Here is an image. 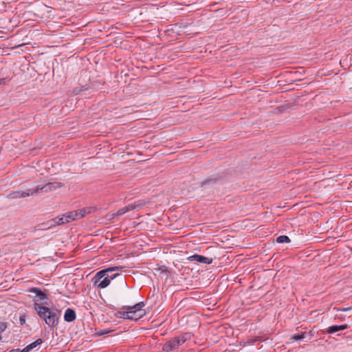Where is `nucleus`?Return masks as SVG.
I'll return each mask as SVG.
<instances>
[{
	"label": "nucleus",
	"mask_w": 352,
	"mask_h": 352,
	"mask_svg": "<svg viewBox=\"0 0 352 352\" xmlns=\"http://www.w3.org/2000/svg\"><path fill=\"white\" fill-rule=\"evenodd\" d=\"M122 268L120 266L108 267L97 272L91 278L93 286H108L111 281L120 286H126V276L119 271Z\"/></svg>",
	"instance_id": "f257e3e1"
},
{
	"label": "nucleus",
	"mask_w": 352,
	"mask_h": 352,
	"mask_svg": "<svg viewBox=\"0 0 352 352\" xmlns=\"http://www.w3.org/2000/svg\"><path fill=\"white\" fill-rule=\"evenodd\" d=\"M34 309L48 326L54 327L57 324L59 318L58 314L52 311L49 308L45 306L40 305L37 302L34 303Z\"/></svg>",
	"instance_id": "f03ea898"
},
{
	"label": "nucleus",
	"mask_w": 352,
	"mask_h": 352,
	"mask_svg": "<svg viewBox=\"0 0 352 352\" xmlns=\"http://www.w3.org/2000/svg\"><path fill=\"white\" fill-rule=\"evenodd\" d=\"M144 302H138L133 306H124L123 309L129 310V320H138L146 315V310L143 309Z\"/></svg>",
	"instance_id": "7ed1b4c3"
},
{
	"label": "nucleus",
	"mask_w": 352,
	"mask_h": 352,
	"mask_svg": "<svg viewBox=\"0 0 352 352\" xmlns=\"http://www.w3.org/2000/svg\"><path fill=\"white\" fill-rule=\"evenodd\" d=\"M78 219L77 212L76 210L67 212L61 217H57L50 220V226H55L56 225H63Z\"/></svg>",
	"instance_id": "20e7f679"
},
{
	"label": "nucleus",
	"mask_w": 352,
	"mask_h": 352,
	"mask_svg": "<svg viewBox=\"0 0 352 352\" xmlns=\"http://www.w3.org/2000/svg\"><path fill=\"white\" fill-rule=\"evenodd\" d=\"M186 341V338L184 336H181L177 338H174L172 340H170L169 341L166 342L164 346H163V351L166 352H170L177 347H179L180 345L184 344Z\"/></svg>",
	"instance_id": "39448f33"
},
{
	"label": "nucleus",
	"mask_w": 352,
	"mask_h": 352,
	"mask_svg": "<svg viewBox=\"0 0 352 352\" xmlns=\"http://www.w3.org/2000/svg\"><path fill=\"white\" fill-rule=\"evenodd\" d=\"M64 186L63 183L54 182H49L44 186H37L34 188L33 192L38 193L41 191L44 192H51L58 188H60Z\"/></svg>",
	"instance_id": "423d86ee"
},
{
	"label": "nucleus",
	"mask_w": 352,
	"mask_h": 352,
	"mask_svg": "<svg viewBox=\"0 0 352 352\" xmlns=\"http://www.w3.org/2000/svg\"><path fill=\"white\" fill-rule=\"evenodd\" d=\"M30 292L36 294L34 303H38L40 301L42 305H48V297L44 292H42L38 287H32Z\"/></svg>",
	"instance_id": "0eeeda50"
},
{
	"label": "nucleus",
	"mask_w": 352,
	"mask_h": 352,
	"mask_svg": "<svg viewBox=\"0 0 352 352\" xmlns=\"http://www.w3.org/2000/svg\"><path fill=\"white\" fill-rule=\"evenodd\" d=\"M155 272L158 274L159 277L162 279L166 280L171 275V270L166 265H156L154 268Z\"/></svg>",
	"instance_id": "6e6552de"
},
{
	"label": "nucleus",
	"mask_w": 352,
	"mask_h": 352,
	"mask_svg": "<svg viewBox=\"0 0 352 352\" xmlns=\"http://www.w3.org/2000/svg\"><path fill=\"white\" fill-rule=\"evenodd\" d=\"M34 188L28 189L26 190H18L16 191H12L8 195V197L10 199H19L21 197H29L30 195H32L36 192H33Z\"/></svg>",
	"instance_id": "1a4fd4ad"
},
{
	"label": "nucleus",
	"mask_w": 352,
	"mask_h": 352,
	"mask_svg": "<svg viewBox=\"0 0 352 352\" xmlns=\"http://www.w3.org/2000/svg\"><path fill=\"white\" fill-rule=\"evenodd\" d=\"M188 260L192 262H195L197 263H204V264H211L212 263V258L206 257L202 255L199 254H193L189 257H188Z\"/></svg>",
	"instance_id": "9d476101"
},
{
	"label": "nucleus",
	"mask_w": 352,
	"mask_h": 352,
	"mask_svg": "<svg viewBox=\"0 0 352 352\" xmlns=\"http://www.w3.org/2000/svg\"><path fill=\"white\" fill-rule=\"evenodd\" d=\"M97 210L98 208L96 206H88L76 211L77 212L78 218H82L86 214L94 212Z\"/></svg>",
	"instance_id": "9b49d317"
},
{
	"label": "nucleus",
	"mask_w": 352,
	"mask_h": 352,
	"mask_svg": "<svg viewBox=\"0 0 352 352\" xmlns=\"http://www.w3.org/2000/svg\"><path fill=\"white\" fill-rule=\"evenodd\" d=\"M42 343H43V340L39 338V339L36 340L35 342L27 345L20 352H30L31 350L36 348V346L41 344Z\"/></svg>",
	"instance_id": "f8f14e48"
},
{
	"label": "nucleus",
	"mask_w": 352,
	"mask_h": 352,
	"mask_svg": "<svg viewBox=\"0 0 352 352\" xmlns=\"http://www.w3.org/2000/svg\"><path fill=\"white\" fill-rule=\"evenodd\" d=\"M64 319L67 322H72L76 319V313L70 308L66 309L64 315Z\"/></svg>",
	"instance_id": "ddd939ff"
},
{
	"label": "nucleus",
	"mask_w": 352,
	"mask_h": 352,
	"mask_svg": "<svg viewBox=\"0 0 352 352\" xmlns=\"http://www.w3.org/2000/svg\"><path fill=\"white\" fill-rule=\"evenodd\" d=\"M219 178L215 177H210L206 178L204 181H203L201 184V187L202 188H206L208 186H211L214 184Z\"/></svg>",
	"instance_id": "4468645a"
},
{
	"label": "nucleus",
	"mask_w": 352,
	"mask_h": 352,
	"mask_svg": "<svg viewBox=\"0 0 352 352\" xmlns=\"http://www.w3.org/2000/svg\"><path fill=\"white\" fill-rule=\"evenodd\" d=\"M348 328L347 324H342V325H333L328 328L327 333H333L338 331L344 330Z\"/></svg>",
	"instance_id": "2eb2a0df"
},
{
	"label": "nucleus",
	"mask_w": 352,
	"mask_h": 352,
	"mask_svg": "<svg viewBox=\"0 0 352 352\" xmlns=\"http://www.w3.org/2000/svg\"><path fill=\"white\" fill-rule=\"evenodd\" d=\"M129 210H130L129 206L121 208L117 211V212L116 214H113L112 217H115L121 216V215L125 214L126 212H127Z\"/></svg>",
	"instance_id": "dca6fc26"
},
{
	"label": "nucleus",
	"mask_w": 352,
	"mask_h": 352,
	"mask_svg": "<svg viewBox=\"0 0 352 352\" xmlns=\"http://www.w3.org/2000/svg\"><path fill=\"white\" fill-rule=\"evenodd\" d=\"M276 242L278 243H289L290 239L286 235H280L276 238Z\"/></svg>",
	"instance_id": "f3484780"
},
{
	"label": "nucleus",
	"mask_w": 352,
	"mask_h": 352,
	"mask_svg": "<svg viewBox=\"0 0 352 352\" xmlns=\"http://www.w3.org/2000/svg\"><path fill=\"white\" fill-rule=\"evenodd\" d=\"M305 333H302L300 335H295L294 336H292L289 340L292 342L298 341L300 340L303 339L305 338Z\"/></svg>",
	"instance_id": "a211bd4d"
},
{
	"label": "nucleus",
	"mask_w": 352,
	"mask_h": 352,
	"mask_svg": "<svg viewBox=\"0 0 352 352\" xmlns=\"http://www.w3.org/2000/svg\"><path fill=\"white\" fill-rule=\"evenodd\" d=\"M50 223V220H49L47 222H45V223H43L41 224L38 225V226H37L38 227V230H47V229L52 228V226H49L50 224H48Z\"/></svg>",
	"instance_id": "6ab92c4d"
},
{
	"label": "nucleus",
	"mask_w": 352,
	"mask_h": 352,
	"mask_svg": "<svg viewBox=\"0 0 352 352\" xmlns=\"http://www.w3.org/2000/svg\"><path fill=\"white\" fill-rule=\"evenodd\" d=\"M116 316L117 317L129 320V310L126 311H118L117 312Z\"/></svg>",
	"instance_id": "aec40b11"
},
{
	"label": "nucleus",
	"mask_w": 352,
	"mask_h": 352,
	"mask_svg": "<svg viewBox=\"0 0 352 352\" xmlns=\"http://www.w3.org/2000/svg\"><path fill=\"white\" fill-rule=\"evenodd\" d=\"M11 80L9 77H5L0 78V85H6L7 82H8Z\"/></svg>",
	"instance_id": "412c9836"
},
{
	"label": "nucleus",
	"mask_w": 352,
	"mask_h": 352,
	"mask_svg": "<svg viewBox=\"0 0 352 352\" xmlns=\"http://www.w3.org/2000/svg\"><path fill=\"white\" fill-rule=\"evenodd\" d=\"M7 325L5 322H0V333L6 331Z\"/></svg>",
	"instance_id": "4be33fe9"
},
{
	"label": "nucleus",
	"mask_w": 352,
	"mask_h": 352,
	"mask_svg": "<svg viewBox=\"0 0 352 352\" xmlns=\"http://www.w3.org/2000/svg\"><path fill=\"white\" fill-rule=\"evenodd\" d=\"M19 322L21 325L24 324L25 322V316H21L19 318Z\"/></svg>",
	"instance_id": "5701e85b"
},
{
	"label": "nucleus",
	"mask_w": 352,
	"mask_h": 352,
	"mask_svg": "<svg viewBox=\"0 0 352 352\" xmlns=\"http://www.w3.org/2000/svg\"><path fill=\"white\" fill-rule=\"evenodd\" d=\"M351 309V307H346V308H338V311H349Z\"/></svg>",
	"instance_id": "b1692460"
},
{
	"label": "nucleus",
	"mask_w": 352,
	"mask_h": 352,
	"mask_svg": "<svg viewBox=\"0 0 352 352\" xmlns=\"http://www.w3.org/2000/svg\"><path fill=\"white\" fill-rule=\"evenodd\" d=\"M21 351V350H19V349H12L10 352H20Z\"/></svg>",
	"instance_id": "393cba45"
},
{
	"label": "nucleus",
	"mask_w": 352,
	"mask_h": 352,
	"mask_svg": "<svg viewBox=\"0 0 352 352\" xmlns=\"http://www.w3.org/2000/svg\"><path fill=\"white\" fill-rule=\"evenodd\" d=\"M1 340V336H0V340Z\"/></svg>",
	"instance_id": "a878e982"
}]
</instances>
